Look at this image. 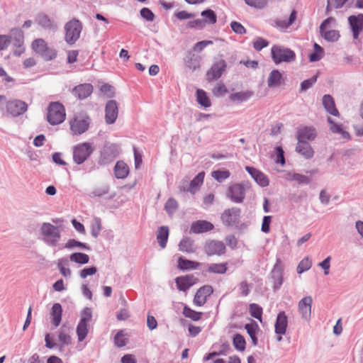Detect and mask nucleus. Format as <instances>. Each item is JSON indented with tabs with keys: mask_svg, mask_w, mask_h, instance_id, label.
<instances>
[{
	"mask_svg": "<svg viewBox=\"0 0 363 363\" xmlns=\"http://www.w3.org/2000/svg\"><path fill=\"white\" fill-rule=\"evenodd\" d=\"M66 118L64 106L59 102H52L48 107L47 120L52 125L62 123Z\"/></svg>",
	"mask_w": 363,
	"mask_h": 363,
	"instance_id": "1",
	"label": "nucleus"
},
{
	"mask_svg": "<svg viewBox=\"0 0 363 363\" xmlns=\"http://www.w3.org/2000/svg\"><path fill=\"white\" fill-rule=\"evenodd\" d=\"M71 133L73 135H81L85 133L90 123L89 117L84 113L74 115L69 121Z\"/></svg>",
	"mask_w": 363,
	"mask_h": 363,
	"instance_id": "2",
	"label": "nucleus"
},
{
	"mask_svg": "<svg viewBox=\"0 0 363 363\" xmlns=\"http://www.w3.org/2000/svg\"><path fill=\"white\" fill-rule=\"evenodd\" d=\"M272 58L277 65L281 62H291L295 60L296 54L289 48L274 45L271 49Z\"/></svg>",
	"mask_w": 363,
	"mask_h": 363,
	"instance_id": "3",
	"label": "nucleus"
},
{
	"mask_svg": "<svg viewBox=\"0 0 363 363\" xmlns=\"http://www.w3.org/2000/svg\"><path fill=\"white\" fill-rule=\"evenodd\" d=\"M31 48L45 60H51L57 56L55 50L49 47L46 41L43 38H38L33 40L31 44Z\"/></svg>",
	"mask_w": 363,
	"mask_h": 363,
	"instance_id": "4",
	"label": "nucleus"
},
{
	"mask_svg": "<svg viewBox=\"0 0 363 363\" xmlns=\"http://www.w3.org/2000/svg\"><path fill=\"white\" fill-rule=\"evenodd\" d=\"M40 231L44 240L51 245L55 246L60 239V231L58 228L50 223H43Z\"/></svg>",
	"mask_w": 363,
	"mask_h": 363,
	"instance_id": "5",
	"label": "nucleus"
},
{
	"mask_svg": "<svg viewBox=\"0 0 363 363\" xmlns=\"http://www.w3.org/2000/svg\"><path fill=\"white\" fill-rule=\"evenodd\" d=\"M65 29V40L69 44H74L80 36L82 25L79 20L74 18L66 23Z\"/></svg>",
	"mask_w": 363,
	"mask_h": 363,
	"instance_id": "6",
	"label": "nucleus"
},
{
	"mask_svg": "<svg viewBox=\"0 0 363 363\" xmlns=\"http://www.w3.org/2000/svg\"><path fill=\"white\" fill-rule=\"evenodd\" d=\"M93 149L88 143H80L73 148V160L78 164H82L90 156Z\"/></svg>",
	"mask_w": 363,
	"mask_h": 363,
	"instance_id": "7",
	"label": "nucleus"
},
{
	"mask_svg": "<svg viewBox=\"0 0 363 363\" xmlns=\"http://www.w3.org/2000/svg\"><path fill=\"white\" fill-rule=\"evenodd\" d=\"M335 20L333 17L326 18L320 25L321 35L328 41H337L340 38L339 31L330 29V25L334 24Z\"/></svg>",
	"mask_w": 363,
	"mask_h": 363,
	"instance_id": "8",
	"label": "nucleus"
},
{
	"mask_svg": "<svg viewBox=\"0 0 363 363\" xmlns=\"http://www.w3.org/2000/svg\"><path fill=\"white\" fill-rule=\"evenodd\" d=\"M247 185L245 184H234L229 186L228 196L235 203H241L245 199Z\"/></svg>",
	"mask_w": 363,
	"mask_h": 363,
	"instance_id": "9",
	"label": "nucleus"
},
{
	"mask_svg": "<svg viewBox=\"0 0 363 363\" xmlns=\"http://www.w3.org/2000/svg\"><path fill=\"white\" fill-rule=\"evenodd\" d=\"M204 251L208 256H220L225 254V245L222 241L208 240L204 245Z\"/></svg>",
	"mask_w": 363,
	"mask_h": 363,
	"instance_id": "10",
	"label": "nucleus"
},
{
	"mask_svg": "<svg viewBox=\"0 0 363 363\" xmlns=\"http://www.w3.org/2000/svg\"><path fill=\"white\" fill-rule=\"evenodd\" d=\"M288 326V319L284 311L278 313L274 325L275 333L277 335V340L280 342L282 340V335H285Z\"/></svg>",
	"mask_w": 363,
	"mask_h": 363,
	"instance_id": "11",
	"label": "nucleus"
},
{
	"mask_svg": "<svg viewBox=\"0 0 363 363\" xmlns=\"http://www.w3.org/2000/svg\"><path fill=\"white\" fill-rule=\"evenodd\" d=\"M226 68V63L223 60H220L214 63L211 69L207 72L206 77L208 82H212L219 79Z\"/></svg>",
	"mask_w": 363,
	"mask_h": 363,
	"instance_id": "12",
	"label": "nucleus"
},
{
	"mask_svg": "<svg viewBox=\"0 0 363 363\" xmlns=\"http://www.w3.org/2000/svg\"><path fill=\"white\" fill-rule=\"evenodd\" d=\"M27 104L21 100H12L6 104L7 112L13 116L23 114L27 111Z\"/></svg>",
	"mask_w": 363,
	"mask_h": 363,
	"instance_id": "13",
	"label": "nucleus"
},
{
	"mask_svg": "<svg viewBox=\"0 0 363 363\" xmlns=\"http://www.w3.org/2000/svg\"><path fill=\"white\" fill-rule=\"evenodd\" d=\"M213 292V289L211 286L206 285L197 290L194 297V304L196 306H203L207 298Z\"/></svg>",
	"mask_w": 363,
	"mask_h": 363,
	"instance_id": "14",
	"label": "nucleus"
},
{
	"mask_svg": "<svg viewBox=\"0 0 363 363\" xmlns=\"http://www.w3.org/2000/svg\"><path fill=\"white\" fill-rule=\"evenodd\" d=\"M348 21L351 27L354 38L357 39L359 34L363 31V14L350 16L348 18Z\"/></svg>",
	"mask_w": 363,
	"mask_h": 363,
	"instance_id": "15",
	"label": "nucleus"
},
{
	"mask_svg": "<svg viewBox=\"0 0 363 363\" xmlns=\"http://www.w3.org/2000/svg\"><path fill=\"white\" fill-rule=\"evenodd\" d=\"M240 214V210L238 208H232L225 210L221 216L223 223L227 225H231L238 222Z\"/></svg>",
	"mask_w": 363,
	"mask_h": 363,
	"instance_id": "16",
	"label": "nucleus"
},
{
	"mask_svg": "<svg viewBox=\"0 0 363 363\" xmlns=\"http://www.w3.org/2000/svg\"><path fill=\"white\" fill-rule=\"evenodd\" d=\"M317 136L315 129L312 126L300 127L297 130V140L298 141H312Z\"/></svg>",
	"mask_w": 363,
	"mask_h": 363,
	"instance_id": "17",
	"label": "nucleus"
},
{
	"mask_svg": "<svg viewBox=\"0 0 363 363\" xmlns=\"http://www.w3.org/2000/svg\"><path fill=\"white\" fill-rule=\"evenodd\" d=\"M196 281L197 279L193 274L178 277L175 279L177 289L183 291L188 290Z\"/></svg>",
	"mask_w": 363,
	"mask_h": 363,
	"instance_id": "18",
	"label": "nucleus"
},
{
	"mask_svg": "<svg viewBox=\"0 0 363 363\" xmlns=\"http://www.w3.org/2000/svg\"><path fill=\"white\" fill-rule=\"evenodd\" d=\"M105 111L106 122L108 124L113 123L116 121L118 114V108L116 101L114 100L108 101L106 106Z\"/></svg>",
	"mask_w": 363,
	"mask_h": 363,
	"instance_id": "19",
	"label": "nucleus"
},
{
	"mask_svg": "<svg viewBox=\"0 0 363 363\" xmlns=\"http://www.w3.org/2000/svg\"><path fill=\"white\" fill-rule=\"evenodd\" d=\"M297 18V11L294 9L288 18H277L274 21V26L280 30H286L292 26Z\"/></svg>",
	"mask_w": 363,
	"mask_h": 363,
	"instance_id": "20",
	"label": "nucleus"
},
{
	"mask_svg": "<svg viewBox=\"0 0 363 363\" xmlns=\"http://www.w3.org/2000/svg\"><path fill=\"white\" fill-rule=\"evenodd\" d=\"M93 91V86L90 84H82L72 89V94L79 99H84L89 96Z\"/></svg>",
	"mask_w": 363,
	"mask_h": 363,
	"instance_id": "21",
	"label": "nucleus"
},
{
	"mask_svg": "<svg viewBox=\"0 0 363 363\" xmlns=\"http://www.w3.org/2000/svg\"><path fill=\"white\" fill-rule=\"evenodd\" d=\"M245 169L258 184H259L262 186H268L269 179L264 174L252 167H246Z\"/></svg>",
	"mask_w": 363,
	"mask_h": 363,
	"instance_id": "22",
	"label": "nucleus"
},
{
	"mask_svg": "<svg viewBox=\"0 0 363 363\" xmlns=\"http://www.w3.org/2000/svg\"><path fill=\"white\" fill-rule=\"evenodd\" d=\"M284 83V77L277 69L272 70L267 78V85L269 88H276Z\"/></svg>",
	"mask_w": 363,
	"mask_h": 363,
	"instance_id": "23",
	"label": "nucleus"
},
{
	"mask_svg": "<svg viewBox=\"0 0 363 363\" xmlns=\"http://www.w3.org/2000/svg\"><path fill=\"white\" fill-rule=\"evenodd\" d=\"M296 151L306 159L312 158L314 155V150L307 141L298 140Z\"/></svg>",
	"mask_w": 363,
	"mask_h": 363,
	"instance_id": "24",
	"label": "nucleus"
},
{
	"mask_svg": "<svg viewBox=\"0 0 363 363\" xmlns=\"http://www.w3.org/2000/svg\"><path fill=\"white\" fill-rule=\"evenodd\" d=\"M313 299L311 296L303 298L298 303V311L303 318H308L311 314Z\"/></svg>",
	"mask_w": 363,
	"mask_h": 363,
	"instance_id": "25",
	"label": "nucleus"
},
{
	"mask_svg": "<svg viewBox=\"0 0 363 363\" xmlns=\"http://www.w3.org/2000/svg\"><path fill=\"white\" fill-rule=\"evenodd\" d=\"M213 225L207 220H197L191 224V230L194 233H202L213 230Z\"/></svg>",
	"mask_w": 363,
	"mask_h": 363,
	"instance_id": "26",
	"label": "nucleus"
},
{
	"mask_svg": "<svg viewBox=\"0 0 363 363\" xmlns=\"http://www.w3.org/2000/svg\"><path fill=\"white\" fill-rule=\"evenodd\" d=\"M11 41L13 40V45L18 47L20 49L19 54L24 50L23 48V42H24V35L22 30L18 28L12 29L11 31Z\"/></svg>",
	"mask_w": 363,
	"mask_h": 363,
	"instance_id": "27",
	"label": "nucleus"
},
{
	"mask_svg": "<svg viewBox=\"0 0 363 363\" xmlns=\"http://www.w3.org/2000/svg\"><path fill=\"white\" fill-rule=\"evenodd\" d=\"M57 338L60 347L70 345L72 342V337L69 329L65 326L62 327L58 331Z\"/></svg>",
	"mask_w": 363,
	"mask_h": 363,
	"instance_id": "28",
	"label": "nucleus"
},
{
	"mask_svg": "<svg viewBox=\"0 0 363 363\" xmlns=\"http://www.w3.org/2000/svg\"><path fill=\"white\" fill-rule=\"evenodd\" d=\"M254 95V92L250 90H245L236 92L230 96V100L234 102L242 103L249 100Z\"/></svg>",
	"mask_w": 363,
	"mask_h": 363,
	"instance_id": "29",
	"label": "nucleus"
},
{
	"mask_svg": "<svg viewBox=\"0 0 363 363\" xmlns=\"http://www.w3.org/2000/svg\"><path fill=\"white\" fill-rule=\"evenodd\" d=\"M179 249L182 252L194 253L196 250V247L193 240L189 238H184L180 241Z\"/></svg>",
	"mask_w": 363,
	"mask_h": 363,
	"instance_id": "30",
	"label": "nucleus"
},
{
	"mask_svg": "<svg viewBox=\"0 0 363 363\" xmlns=\"http://www.w3.org/2000/svg\"><path fill=\"white\" fill-rule=\"evenodd\" d=\"M62 308L60 303L53 304L51 310L52 323L55 327L59 326L62 320Z\"/></svg>",
	"mask_w": 363,
	"mask_h": 363,
	"instance_id": "31",
	"label": "nucleus"
},
{
	"mask_svg": "<svg viewBox=\"0 0 363 363\" xmlns=\"http://www.w3.org/2000/svg\"><path fill=\"white\" fill-rule=\"evenodd\" d=\"M36 22L45 29H54L56 27L54 21L45 14H39L36 18Z\"/></svg>",
	"mask_w": 363,
	"mask_h": 363,
	"instance_id": "32",
	"label": "nucleus"
},
{
	"mask_svg": "<svg viewBox=\"0 0 363 363\" xmlns=\"http://www.w3.org/2000/svg\"><path fill=\"white\" fill-rule=\"evenodd\" d=\"M323 104L328 113L333 116H339V112L335 107L334 99L330 95H325L323 96Z\"/></svg>",
	"mask_w": 363,
	"mask_h": 363,
	"instance_id": "33",
	"label": "nucleus"
},
{
	"mask_svg": "<svg viewBox=\"0 0 363 363\" xmlns=\"http://www.w3.org/2000/svg\"><path fill=\"white\" fill-rule=\"evenodd\" d=\"M245 328L247 330L248 335H250L252 344L254 345H257V339L256 335L258 330H259L258 324L255 321L252 320L250 323L245 324Z\"/></svg>",
	"mask_w": 363,
	"mask_h": 363,
	"instance_id": "34",
	"label": "nucleus"
},
{
	"mask_svg": "<svg viewBox=\"0 0 363 363\" xmlns=\"http://www.w3.org/2000/svg\"><path fill=\"white\" fill-rule=\"evenodd\" d=\"M114 172L118 179H124L129 173V168L124 162L118 161L115 166Z\"/></svg>",
	"mask_w": 363,
	"mask_h": 363,
	"instance_id": "35",
	"label": "nucleus"
},
{
	"mask_svg": "<svg viewBox=\"0 0 363 363\" xmlns=\"http://www.w3.org/2000/svg\"><path fill=\"white\" fill-rule=\"evenodd\" d=\"M200 266V263L189 259H186L180 257L178 259V269L181 270L196 269Z\"/></svg>",
	"mask_w": 363,
	"mask_h": 363,
	"instance_id": "36",
	"label": "nucleus"
},
{
	"mask_svg": "<svg viewBox=\"0 0 363 363\" xmlns=\"http://www.w3.org/2000/svg\"><path fill=\"white\" fill-rule=\"evenodd\" d=\"M182 313L184 317L189 318L194 321H199L200 320L203 313L202 312L196 311L191 308H189L188 306L185 305L183 308Z\"/></svg>",
	"mask_w": 363,
	"mask_h": 363,
	"instance_id": "37",
	"label": "nucleus"
},
{
	"mask_svg": "<svg viewBox=\"0 0 363 363\" xmlns=\"http://www.w3.org/2000/svg\"><path fill=\"white\" fill-rule=\"evenodd\" d=\"M169 236V229L167 226H162L159 228L157 235V240L162 248H164Z\"/></svg>",
	"mask_w": 363,
	"mask_h": 363,
	"instance_id": "38",
	"label": "nucleus"
},
{
	"mask_svg": "<svg viewBox=\"0 0 363 363\" xmlns=\"http://www.w3.org/2000/svg\"><path fill=\"white\" fill-rule=\"evenodd\" d=\"M205 173L201 172L197 174V176L191 180L189 187L187 191L194 193L203 184L204 179Z\"/></svg>",
	"mask_w": 363,
	"mask_h": 363,
	"instance_id": "39",
	"label": "nucleus"
},
{
	"mask_svg": "<svg viewBox=\"0 0 363 363\" xmlns=\"http://www.w3.org/2000/svg\"><path fill=\"white\" fill-rule=\"evenodd\" d=\"M197 102L204 108H208L211 106V101L206 93L203 89H197L196 91Z\"/></svg>",
	"mask_w": 363,
	"mask_h": 363,
	"instance_id": "40",
	"label": "nucleus"
},
{
	"mask_svg": "<svg viewBox=\"0 0 363 363\" xmlns=\"http://www.w3.org/2000/svg\"><path fill=\"white\" fill-rule=\"evenodd\" d=\"M249 311L251 316L255 318H257L260 322L262 321V313L263 310L261 306H259L257 303H250L249 306Z\"/></svg>",
	"mask_w": 363,
	"mask_h": 363,
	"instance_id": "41",
	"label": "nucleus"
},
{
	"mask_svg": "<svg viewBox=\"0 0 363 363\" xmlns=\"http://www.w3.org/2000/svg\"><path fill=\"white\" fill-rule=\"evenodd\" d=\"M70 260L78 264H86L89 261V257L86 254L75 252L70 255Z\"/></svg>",
	"mask_w": 363,
	"mask_h": 363,
	"instance_id": "42",
	"label": "nucleus"
},
{
	"mask_svg": "<svg viewBox=\"0 0 363 363\" xmlns=\"http://www.w3.org/2000/svg\"><path fill=\"white\" fill-rule=\"evenodd\" d=\"M88 331V324L79 321L77 327L78 340L80 342L83 341L86 337Z\"/></svg>",
	"mask_w": 363,
	"mask_h": 363,
	"instance_id": "43",
	"label": "nucleus"
},
{
	"mask_svg": "<svg viewBox=\"0 0 363 363\" xmlns=\"http://www.w3.org/2000/svg\"><path fill=\"white\" fill-rule=\"evenodd\" d=\"M227 269V263L211 264L208 268L209 272L216 274H225Z\"/></svg>",
	"mask_w": 363,
	"mask_h": 363,
	"instance_id": "44",
	"label": "nucleus"
},
{
	"mask_svg": "<svg viewBox=\"0 0 363 363\" xmlns=\"http://www.w3.org/2000/svg\"><path fill=\"white\" fill-rule=\"evenodd\" d=\"M234 347L240 351H243L245 349L246 342L242 335L236 334L233 340Z\"/></svg>",
	"mask_w": 363,
	"mask_h": 363,
	"instance_id": "45",
	"label": "nucleus"
},
{
	"mask_svg": "<svg viewBox=\"0 0 363 363\" xmlns=\"http://www.w3.org/2000/svg\"><path fill=\"white\" fill-rule=\"evenodd\" d=\"M212 93L216 97L223 96L228 93V89L223 82H220L213 89Z\"/></svg>",
	"mask_w": 363,
	"mask_h": 363,
	"instance_id": "46",
	"label": "nucleus"
},
{
	"mask_svg": "<svg viewBox=\"0 0 363 363\" xmlns=\"http://www.w3.org/2000/svg\"><path fill=\"white\" fill-rule=\"evenodd\" d=\"M245 4L250 7L255 9H262L267 4V0H244Z\"/></svg>",
	"mask_w": 363,
	"mask_h": 363,
	"instance_id": "47",
	"label": "nucleus"
},
{
	"mask_svg": "<svg viewBox=\"0 0 363 363\" xmlns=\"http://www.w3.org/2000/svg\"><path fill=\"white\" fill-rule=\"evenodd\" d=\"M230 175V173L228 170H216L211 173V176L219 182L228 179Z\"/></svg>",
	"mask_w": 363,
	"mask_h": 363,
	"instance_id": "48",
	"label": "nucleus"
},
{
	"mask_svg": "<svg viewBox=\"0 0 363 363\" xmlns=\"http://www.w3.org/2000/svg\"><path fill=\"white\" fill-rule=\"evenodd\" d=\"M269 43L267 40L261 37L256 38L253 41V48L256 51H260L267 47Z\"/></svg>",
	"mask_w": 363,
	"mask_h": 363,
	"instance_id": "49",
	"label": "nucleus"
},
{
	"mask_svg": "<svg viewBox=\"0 0 363 363\" xmlns=\"http://www.w3.org/2000/svg\"><path fill=\"white\" fill-rule=\"evenodd\" d=\"M312 266L311 261L308 258L306 257L303 259L298 264L297 267V272L298 274H301L307 270H308Z\"/></svg>",
	"mask_w": 363,
	"mask_h": 363,
	"instance_id": "50",
	"label": "nucleus"
},
{
	"mask_svg": "<svg viewBox=\"0 0 363 363\" xmlns=\"http://www.w3.org/2000/svg\"><path fill=\"white\" fill-rule=\"evenodd\" d=\"M127 337L123 331L118 332L114 337V342L117 347H121L126 345Z\"/></svg>",
	"mask_w": 363,
	"mask_h": 363,
	"instance_id": "51",
	"label": "nucleus"
},
{
	"mask_svg": "<svg viewBox=\"0 0 363 363\" xmlns=\"http://www.w3.org/2000/svg\"><path fill=\"white\" fill-rule=\"evenodd\" d=\"M201 16H204L207 18L206 23L208 22L211 24H214L216 23L217 17L213 11L211 9H207L201 12Z\"/></svg>",
	"mask_w": 363,
	"mask_h": 363,
	"instance_id": "52",
	"label": "nucleus"
},
{
	"mask_svg": "<svg viewBox=\"0 0 363 363\" xmlns=\"http://www.w3.org/2000/svg\"><path fill=\"white\" fill-rule=\"evenodd\" d=\"M230 27L235 33L239 35L245 34L247 32L245 27L240 23L237 21L231 22Z\"/></svg>",
	"mask_w": 363,
	"mask_h": 363,
	"instance_id": "53",
	"label": "nucleus"
},
{
	"mask_svg": "<svg viewBox=\"0 0 363 363\" xmlns=\"http://www.w3.org/2000/svg\"><path fill=\"white\" fill-rule=\"evenodd\" d=\"M238 287L240 291V294L242 296H247L250 292L251 286L245 281H241Z\"/></svg>",
	"mask_w": 363,
	"mask_h": 363,
	"instance_id": "54",
	"label": "nucleus"
},
{
	"mask_svg": "<svg viewBox=\"0 0 363 363\" xmlns=\"http://www.w3.org/2000/svg\"><path fill=\"white\" fill-rule=\"evenodd\" d=\"M317 80V76L315 75L312 77L311 79H306L301 84V91H306L311 88L313 84L316 82Z\"/></svg>",
	"mask_w": 363,
	"mask_h": 363,
	"instance_id": "55",
	"label": "nucleus"
},
{
	"mask_svg": "<svg viewBox=\"0 0 363 363\" xmlns=\"http://www.w3.org/2000/svg\"><path fill=\"white\" fill-rule=\"evenodd\" d=\"M100 91L105 94L108 97H112L114 95L113 87L108 84H104L101 86Z\"/></svg>",
	"mask_w": 363,
	"mask_h": 363,
	"instance_id": "56",
	"label": "nucleus"
},
{
	"mask_svg": "<svg viewBox=\"0 0 363 363\" xmlns=\"http://www.w3.org/2000/svg\"><path fill=\"white\" fill-rule=\"evenodd\" d=\"M206 22L201 19H196L189 21L187 27L191 28H202L205 26Z\"/></svg>",
	"mask_w": 363,
	"mask_h": 363,
	"instance_id": "57",
	"label": "nucleus"
},
{
	"mask_svg": "<svg viewBox=\"0 0 363 363\" xmlns=\"http://www.w3.org/2000/svg\"><path fill=\"white\" fill-rule=\"evenodd\" d=\"M165 210L171 213L175 211L177 208V202L174 199H169L165 203Z\"/></svg>",
	"mask_w": 363,
	"mask_h": 363,
	"instance_id": "58",
	"label": "nucleus"
},
{
	"mask_svg": "<svg viewBox=\"0 0 363 363\" xmlns=\"http://www.w3.org/2000/svg\"><path fill=\"white\" fill-rule=\"evenodd\" d=\"M141 16L148 21H152L155 18L154 13L148 9L143 8L140 11Z\"/></svg>",
	"mask_w": 363,
	"mask_h": 363,
	"instance_id": "59",
	"label": "nucleus"
},
{
	"mask_svg": "<svg viewBox=\"0 0 363 363\" xmlns=\"http://www.w3.org/2000/svg\"><path fill=\"white\" fill-rule=\"evenodd\" d=\"M213 41L212 40H202L200 42H198L195 44L194 47V50L196 52H201L202 51L206 46L209 45H212Z\"/></svg>",
	"mask_w": 363,
	"mask_h": 363,
	"instance_id": "60",
	"label": "nucleus"
},
{
	"mask_svg": "<svg viewBox=\"0 0 363 363\" xmlns=\"http://www.w3.org/2000/svg\"><path fill=\"white\" fill-rule=\"evenodd\" d=\"M11 43L9 35H0V51L6 49Z\"/></svg>",
	"mask_w": 363,
	"mask_h": 363,
	"instance_id": "61",
	"label": "nucleus"
},
{
	"mask_svg": "<svg viewBox=\"0 0 363 363\" xmlns=\"http://www.w3.org/2000/svg\"><path fill=\"white\" fill-rule=\"evenodd\" d=\"M272 221V216H266L263 218L262 224V230L267 233L269 232V225Z\"/></svg>",
	"mask_w": 363,
	"mask_h": 363,
	"instance_id": "62",
	"label": "nucleus"
},
{
	"mask_svg": "<svg viewBox=\"0 0 363 363\" xmlns=\"http://www.w3.org/2000/svg\"><path fill=\"white\" fill-rule=\"evenodd\" d=\"M91 319V311L89 308H86L82 314L80 322L88 324Z\"/></svg>",
	"mask_w": 363,
	"mask_h": 363,
	"instance_id": "63",
	"label": "nucleus"
},
{
	"mask_svg": "<svg viewBox=\"0 0 363 363\" xmlns=\"http://www.w3.org/2000/svg\"><path fill=\"white\" fill-rule=\"evenodd\" d=\"M96 268L95 267H91L89 268H85L82 269L80 272V277L83 279L86 278L88 276L94 275L96 272Z\"/></svg>",
	"mask_w": 363,
	"mask_h": 363,
	"instance_id": "64",
	"label": "nucleus"
}]
</instances>
